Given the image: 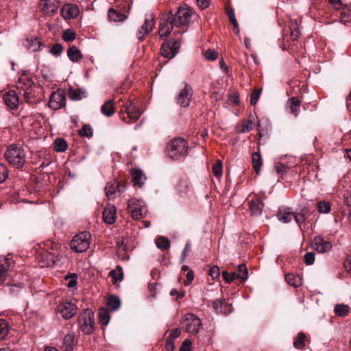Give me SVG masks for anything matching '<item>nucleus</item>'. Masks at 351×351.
I'll return each mask as SVG.
<instances>
[{
  "label": "nucleus",
  "mask_w": 351,
  "mask_h": 351,
  "mask_svg": "<svg viewBox=\"0 0 351 351\" xmlns=\"http://www.w3.org/2000/svg\"><path fill=\"white\" fill-rule=\"evenodd\" d=\"M128 209L134 219L143 217L147 213L145 203L140 199H131L128 201Z\"/></svg>",
  "instance_id": "nucleus-6"
},
{
  "label": "nucleus",
  "mask_w": 351,
  "mask_h": 351,
  "mask_svg": "<svg viewBox=\"0 0 351 351\" xmlns=\"http://www.w3.org/2000/svg\"><path fill=\"white\" fill-rule=\"evenodd\" d=\"M108 15L109 20L113 22L123 21L127 17L125 14L113 8L109 9Z\"/></svg>",
  "instance_id": "nucleus-25"
},
{
  "label": "nucleus",
  "mask_w": 351,
  "mask_h": 351,
  "mask_svg": "<svg viewBox=\"0 0 351 351\" xmlns=\"http://www.w3.org/2000/svg\"><path fill=\"white\" fill-rule=\"evenodd\" d=\"M54 149L56 152H64L67 148V143L63 138H56L54 141Z\"/></svg>",
  "instance_id": "nucleus-44"
},
{
  "label": "nucleus",
  "mask_w": 351,
  "mask_h": 351,
  "mask_svg": "<svg viewBox=\"0 0 351 351\" xmlns=\"http://www.w3.org/2000/svg\"><path fill=\"white\" fill-rule=\"evenodd\" d=\"M239 280L244 282L247 280L248 276L247 269L245 265L241 264L238 266L237 271Z\"/></svg>",
  "instance_id": "nucleus-45"
},
{
  "label": "nucleus",
  "mask_w": 351,
  "mask_h": 351,
  "mask_svg": "<svg viewBox=\"0 0 351 351\" xmlns=\"http://www.w3.org/2000/svg\"><path fill=\"white\" fill-rule=\"evenodd\" d=\"M26 47L32 51L36 52L40 50L42 43L37 38H27L26 40Z\"/></svg>",
  "instance_id": "nucleus-28"
},
{
  "label": "nucleus",
  "mask_w": 351,
  "mask_h": 351,
  "mask_svg": "<svg viewBox=\"0 0 351 351\" xmlns=\"http://www.w3.org/2000/svg\"><path fill=\"white\" fill-rule=\"evenodd\" d=\"M125 186L124 184L117 181L108 182L105 187L106 195L109 199H114L120 195L125 190Z\"/></svg>",
  "instance_id": "nucleus-13"
},
{
  "label": "nucleus",
  "mask_w": 351,
  "mask_h": 351,
  "mask_svg": "<svg viewBox=\"0 0 351 351\" xmlns=\"http://www.w3.org/2000/svg\"><path fill=\"white\" fill-rule=\"evenodd\" d=\"M191 341L189 339H185L181 346L180 347L179 351H191Z\"/></svg>",
  "instance_id": "nucleus-60"
},
{
  "label": "nucleus",
  "mask_w": 351,
  "mask_h": 351,
  "mask_svg": "<svg viewBox=\"0 0 351 351\" xmlns=\"http://www.w3.org/2000/svg\"><path fill=\"white\" fill-rule=\"evenodd\" d=\"M213 307L218 314L226 315L231 312V306L222 299L215 300L213 302Z\"/></svg>",
  "instance_id": "nucleus-20"
},
{
  "label": "nucleus",
  "mask_w": 351,
  "mask_h": 351,
  "mask_svg": "<svg viewBox=\"0 0 351 351\" xmlns=\"http://www.w3.org/2000/svg\"><path fill=\"white\" fill-rule=\"evenodd\" d=\"M194 279V274L192 271H189L186 274V281L184 282L186 286L189 285Z\"/></svg>",
  "instance_id": "nucleus-63"
},
{
  "label": "nucleus",
  "mask_w": 351,
  "mask_h": 351,
  "mask_svg": "<svg viewBox=\"0 0 351 351\" xmlns=\"http://www.w3.org/2000/svg\"><path fill=\"white\" fill-rule=\"evenodd\" d=\"M184 323L186 332L191 335H196L202 327L200 319L193 313H188L185 315Z\"/></svg>",
  "instance_id": "nucleus-9"
},
{
  "label": "nucleus",
  "mask_w": 351,
  "mask_h": 351,
  "mask_svg": "<svg viewBox=\"0 0 351 351\" xmlns=\"http://www.w3.org/2000/svg\"><path fill=\"white\" fill-rule=\"evenodd\" d=\"M312 246L319 253H326L332 249V243L321 236H317L313 239Z\"/></svg>",
  "instance_id": "nucleus-16"
},
{
  "label": "nucleus",
  "mask_w": 351,
  "mask_h": 351,
  "mask_svg": "<svg viewBox=\"0 0 351 351\" xmlns=\"http://www.w3.org/2000/svg\"><path fill=\"white\" fill-rule=\"evenodd\" d=\"M248 204L252 215L259 216L261 215L264 204L261 199L258 198L252 199Z\"/></svg>",
  "instance_id": "nucleus-21"
},
{
  "label": "nucleus",
  "mask_w": 351,
  "mask_h": 351,
  "mask_svg": "<svg viewBox=\"0 0 351 351\" xmlns=\"http://www.w3.org/2000/svg\"><path fill=\"white\" fill-rule=\"evenodd\" d=\"M193 95L192 87L189 84L184 83L183 87L176 98L177 104L182 108L188 107L190 105Z\"/></svg>",
  "instance_id": "nucleus-8"
},
{
  "label": "nucleus",
  "mask_w": 351,
  "mask_h": 351,
  "mask_svg": "<svg viewBox=\"0 0 351 351\" xmlns=\"http://www.w3.org/2000/svg\"><path fill=\"white\" fill-rule=\"evenodd\" d=\"M315 254L313 252H307L304 255V262L307 265H311L314 263Z\"/></svg>",
  "instance_id": "nucleus-58"
},
{
  "label": "nucleus",
  "mask_w": 351,
  "mask_h": 351,
  "mask_svg": "<svg viewBox=\"0 0 351 351\" xmlns=\"http://www.w3.org/2000/svg\"><path fill=\"white\" fill-rule=\"evenodd\" d=\"M79 8L74 4L64 5L61 9L62 16L66 19L75 18L79 14Z\"/></svg>",
  "instance_id": "nucleus-19"
},
{
  "label": "nucleus",
  "mask_w": 351,
  "mask_h": 351,
  "mask_svg": "<svg viewBox=\"0 0 351 351\" xmlns=\"http://www.w3.org/2000/svg\"><path fill=\"white\" fill-rule=\"evenodd\" d=\"M9 330L8 323L4 319H0V340L3 339Z\"/></svg>",
  "instance_id": "nucleus-46"
},
{
  "label": "nucleus",
  "mask_w": 351,
  "mask_h": 351,
  "mask_svg": "<svg viewBox=\"0 0 351 351\" xmlns=\"http://www.w3.org/2000/svg\"><path fill=\"white\" fill-rule=\"evenodd\" d=\"M33 82L31 79L26 75H23L19 77L16 82V86L17 89L20 90V93L23 92L27 88H30L33 86Z\"/></svg>",
  "instance_id": "nucleus-24"
},
{
  "label": "nucleus",
  "mask_w": 351,
  "mask_h": 351,
  "mask_svg": "<svg viewBox=\"0 0 351 351\" xmlns=\"http://www.w3.org/2000/svg\"><path fill=\"white\" fill-rule=\"evenodd\" d=\"M82 90L70 88L68 90L69 97L72 100H80L82 99Z\"/></svg>",
  "instance_id": "nucleus-48"
},
{
  "label": "nucleus",
  "mask_w": 351,
  "mask_h": 351,
  "mask_svg": "<svg viewBox=\"0 0 351 351\" xmlns=\"http://www.w3.org/2000/svg\"><path fill=\"white\" fill-rule=\"evenodd\" d=\"M205 58L208 60H215L218 57V53L214 49H208L204 52Z\"/></svg>",
  "instance_id": "nucleus-55"
},
{
  "label": "nucleus",
  "mask_w": 351,
  "mask_h": 351,
  "mask_svg": "<svg viewBox=\"0 0 351 351\" xmlns=\"http://www.w3.org/2000/svg\"><path fill=\"white\" fill-rule=\"evenodd\" d=\"M305 210L306 208H302L300 213H294L293 214V219L300 229H302V224L306 221L307 218L304 213Z\"/></svg>",
  "instance_id": "nucleus-41"
},
{
  "label": "nucleus",
  "mask_w": 351,
  "mask_h": 351,
  "mask_svg": "<svg viewBox=\"0 0 351 351\" xmlns=\"http://www.w3.org/2000/svg\"><path fill=\"white\" fill-rule=\"evenodd\" d=\"M317 209L319 213H328L330 210V206L329 203L325 201H321L317 204Z\"/></svg>",
  "instance_id": "nucleus-51"
},
{
  "label": "nucleus",
  "mask_w": 351,
  "mask_h": 351,
  "mask_svg": "<svg viewBox=\"0 0 351 351\" xmlns=\"http://www.w3.org/2000/svg\"><path fill=\"white\" fill-rule=\"evenodd\" d=\"M66 104V97L64 93L58 90L53 92L49 98L48 106L52 110H56L62 108Z\"/></svg>",
  "instance_id": "nucleus-12"
},
{
  "label": "nucleus",
  "mask_w": 351,
  "mask_h": 351,
  "mask_svg": "<svg viewBox=\"0 0 351 351\" xmlns=\"http://www.w3.org/2000/svg\"><path fill=\"white\" fill-rule=\"evenodd\" d=\"M289 29L291 39L296 40L301 35L299 24L296 21L291 20Z\"/></svg>",
  "instance_id": "nucleus-29"
},
{
  "label": "nucleus",
  "mask_w": 351,
  "mask_h": 351,
  "mask_svg": "<svg viewBox=\"0 0 351 351\" xmlns=\"http://www.w3.org/2000/svg\"><path fill=\"white\" fill-rule=\"evenodd\" d=\"M306 336L304 332H300L298 334L293 342V346L297 349H302L305 346Z\"/></svg>",
  "instance_id": "nucleus-38"
},
{
  "label": "nucleus",
  "mask_w": 351,
  "mask_h": 351,
  "mask_svg": "<svg viewBox=\"0 0 351 351\" xmlns=\"http://www.w3.org/2000/svg\"><path fill=\"white\" fill-rule=\"evenodd\" d=\"M57 312L65 319L73 317L77 313V306L71 301L64 300L57 306Z\"/></svg>",
  "instance_id": "nucleus-10"
},
{
  "label": "nucleus",
  "mask_w": 351,
  "mask_h": 351,
  "mask_svg": "<svg viewBox=\"0 0 351 351\" xmlns=\"http://www.w3.org/2000/svg\"><path fill=\"white\" fill-rule=\"evenodd\" d=\"M261 90H262L261 88H260V89H255L252 92V93L251 94V98H250V104H251V105L254 106L257 103V101H258V100L259 99Z\"/></svg>",
  "instance_id": "nucleus-54"
},
{
  "label": "nucleus",
  "mask_w": 351,
  "mask_h": 351,
  "mask_svg": "<svg viewBox=\"0 0 351 351\" xmlns=\"http://www.w3.org/2000/svg\"><path fill=\"white\" fill-rule=\"evenodd\" d=\"M59 6L58 0H40V10L46 15H53L56 13Z\"/></svg>",
  "instance_id": "nucleus-14"
},
{
  "label": "nucleus",
  "mask_w": 351,
  "mask_h": 351,
  "mask_svg": "<svg viewBox=\"0 0 351 351\" xmlns=\"http://www.w3.org/2000/svg\"><path fill=\"white\" fill-rule=\"evenodd\" d=\"M8 176V170L7 167L0 163V184L3 183Z\"/></svg>",
  "instance_id": "nucleus-53"
},
{
  "label": "nucleus",
  "mask_w": 351,
  "mask_h": 351,
  "mask_svg": "<svg viewBox=\"0 0 351 351\" xmlns=\"http://www.w3.org/2000/svg\"><path fill=\"white\" fill-rule=\"evenodd\" d=\"M180 43L175 39H170L162 44L160 53L162 56L171 59L173 58L178 51Z\"/></svg>",
  "instance_id": "nucleus-11"
},
{
  "label": "nucleus",
  "mask_w": 351,
  "mask_h": 351,
  "mask_svg": "<svg viewBox=\"0 0 351 351\" xmlns=\"http://www.w3.org/2000/svg\"><path fill=\"white\" fill-rule=\"evenodd\" d=\"M294 213L291 211L290 208H280L277 213V218L279 221L287 223L291 221L293 218Z\"/></svg>",
  "instance_id": "nucleus-22"
},
{
  "label": "nucleus",
  "mask_w": 351,
  "mask_h": 351,
  "mask_svg": "<svg viewBox=\"0 0 351 351\" xmlns=\"http://www.w3.org/2000/svg\"><path fill=\"white\" fill-rule=\"evenodd\" d=\"M79 134L82 136L91 137L93 136V129L90 125L85 124L79 131Z\"/></svg>",
  "instance_id": "nucleus-49"
},
{
  "label": "nucleus",
  "mask_w": 351,
  "mask_h": 351,
  "mask_svg": "<svg viewBox=\"0 0 351 351\" xmlns=\"http://www.w3.org/2000/svg\"><path fill=\"white\" fill-rule=\"evenodd\" d=\"M109 276L112 278L113 283H115L118 280H121L123 278L122 267L119 265L117 266L115 269H113L110 272Z\"/></svg>",
  "instance_id": "nucleus-34"
},
{
  "label": "nucleus",
  "mask_w": 351,
  "mask_h": 351,
  "mask_svg": "<svg viewBox=\"0 0 351 351\" xmlns=\"http://www.w3.org/2000/svg\"><path fill=\"white\" fill-rule=\"evenodd\" d=\"M110 317L107 309L102 308L100 310L99 313V321L102 325L107 326L110 321Z\"/></svg>",
  "instance_id": "nucleus-42"
},
{
  "label": "nucleus",
  "mask_w": 351,
  "mask_h": 351,
  "mask_svg": "<svg viewBox=\"0 0 351 351\" xmlns=\"http://www.w3.org/2000/svg\"><path fill=\"white\" fill-rule=\"evenodd\" d=\"M252 121L251 120H243L237 127V133H245L252 130Z\"/></svg>",
  "instance_id": "nucleus-36"
},
{
  "label": "nucleus",
  "mask_w": 351,
  "mask_h": 351,
  "mask_svg": "<svg viewBox=\"0 0 351 351\" xmlns=\"http://www.w3.org/2000/svg\"><path fill=\"white\" fill-rule=\"evenodd\" d=\"M274 169L276 172L281 176L287 172V167L282 163L276 164L274 167Z\"/></svg>",
  "instance_id": "nucleus-57"
},
{
  "label": "nucleus",
  "mask_w": 351,
  "mask_h": 351,
  "mask_svg": "<svg viewBox=\"0 0 351 351\" xmlns=\"http://www.w3.org/2000/svg\"><path fill=\"white\" fill-rule=\"evenodd\" d=\"M222 162L217 160L213 166V173L216 177H220L222 175Z\"/></svg>",
  "instance_id": "nucleus-50"
},
{
  "label": "nucleus",
  "mask_w": 351,
  "mask_h": 351,
  "mask_svg": "<svg viewBox=\"0 0 351 351\" xmlns=\"http://www.w3.org/2000/svg\"><path fill=\"white\" fill-rule=\"evenodd\" d=\"M188 143L182 138H175L167 145L168 156L174 160H178L184 158L188 153Z\"/></svg>",
  "instance_id": "nucleus-2"
},
{
  "label": "nucleus",
  "mask_w": 351,
  "mask_h": 351,
  "mask_svg": "<svg viewBox=\"0 0 351 351\" xmlns=\"http://www.w3.org/2000/svg\"><path fill=\"white\" fill-rule=\"evenodd\" d=\"M107 305L111 310L117 311L120 307L121 301L117 296L111 295L108 299Z\"/></svg>",
  "instance_id": "nucleus-37"
},
{
  "label": "nucleus",
  "mask_w": 351,
  "mask_h": 351,
  "mask_svg": "<svg viewBox=\"0 0 351 351\" xmlns=\"http://www.w3.org/2000/svg\"><path fill=\"white\" fill-rule=\"evenodd\" d=\"M191 13L189 8L180 7L175 14L169 12L165 17L161 19L159 25L158 34L162 36H167L171 32L173 26L184 27L190 21Z\"/></svg>",
  "instance_id": "nucleus-1"
},
{
  "label": "nucleus",
  "mask_w": 351,
  "mask_h": 351,
  "mask_svg": "<svg viewBox=\"0 0 351 351\" xmlns=\"http://www.w3.org/2000/svg\"><path fill=\"white\" fill-rule=\"evenodd\" d=\"M79 328L84 334L90 335L94 331V313L89 309L84 310L78 317Z\"/></svg>",
  "instance_id": "nucleus-4"
},
{
  "label": "nucleus",
  "mask_w": 351,
  "mask_h": 351,
  "mask_svg": "<svg viewBox=\"0 0 351 351\" xmlns=\"http://www.w3.org/2000/svg\"><path fill=\"white\" fill-rule=\"evenodd\" d=\"M300 106V101L297 97H293L289 99V106L291 110V112L295 115V117L298 116V111Z\"/></svg>",
  "instance_id": "nucleus-35"
},
{
  "label": "nucleus",
  "mask_w": 351,
  "mask_h": 351,
  "mask_svg": "<svg viewBox=\"0 0 351 351\" xmlns=\"http://www.w3.org/2000/svg\"><path fill=\"white\" fill-rule=\"evenodd\" d=\"M226 12L229 18L230 22L234 26L236 33L238 34L239 33V23L237 21L234 9L231 7L226 8Z\"/></svg>",
  "instance_id": "nucleus-33"
},
{
  "label": "nucleus",
  "mask_w": 351,
  "mask_h": 351,
  "mask_svg": "<svg viewBox=\"0 0 351 351\" xmlns=\"http://www.w3.org/2000/svg\"><path fill=\"white\" fill-rule=\"evenodd\" d=\"M4 156L10 165L18 169L22 168L26 160L24 149L18 144L10 145L7 148Z\"/></svg>",
  "instance_id": "nucleus-3"
},
{
  "label": "nucleus",
  "mask_w": 351,
  "mask_h": 351,
  "mask_svg": "<svg viewBox=\"0 0 351 351\" xmlns=\"http://www.w3.org/2000/svg\"><path fill=\"white\" fill-rule=\"evenodd\" d=\"M344 267L351 274V256H348L344 262Z\"/></svg>",
  "instance_id": "nucleus-64"
},
{
  "label": "nucleus",
  "mask_w": 351,
  "mask_h": 351,
  "mask_svg": "<svg viewBox=\"0 0 351 351\" xmlns=\"http://www.w3.org/2000/svg\"><path fill=\"white\" fill-rule=\"evenodd\" d=\"M155 25V21L152 16L146 18L142 26L136 33V37L140 42L144 40L145 36L153 29Z\"/></svg>",
  "instance_id": "nucleus-15"
},
{
  "label": "nucleus",
  "mask_w": 351,
  "mask_h": 351,
  "mask_svg": "<svg viewBox=\"0 0 351 351\" xmlns=\"http://www.w3.org/2000/svg\"><path fill=\"white\" fill-rule=\"evenodd\" d=\"M75 341V335L73 332H69L64 337L62 348L66 351H70L73 349Z\"/></svg>",
  "instance_id": "nucleus-26"
},
{
  "label": "nucleus",
  "mask_w": 351,
  "mask_h": 351,
  "mask_svg": "<svg viewBox=\"0 0 351 351\" xmlns=\"http://www.w3.org/2000/svg\"><path fill=\"white\" fill-rule=\"evenodd\" d=\"M132 180L134 186L142 187L146 178L141 169H134L131 172Z\"/></svg>",
  "instance_id": "nucleus-23"
},
{
  "label": "nucleus",
  "mask_w": 351,
  "mask_h": 351,
  "mask_svg": "<svg viewBox=\"0 0 351 351\" xmlns=\"http://www.w3.org/2000/svg\"><path fill=\"white\" fill-rule=\"evenodd\" d=\"M101 113L106 117H111L114 114V104L113 100L106 101L101 107Z\"/></svg>",
  "instance_id": "nucleus-27"
},
{
  "label": "nucleus",
  "mask_w": 351,
  "mask_h": 351,
  "mask_svg": "<svg viewBox=\"0 0 351 351\" xmlns=\"http://www.w3.org/2000/svg\"><path fill=\"white\" fill-rule=\"evenodd\" d=\"M349 310L350 308L348 306L343 304H339L335 306L334 311L337 315L345 317L348 313Z\"/></svg>",
  "instance_id": "nucleus-39"
},
{
  "label": "nucleus",
  "mask_w": 351,
  "mask_h": 351,
  "mask_svg": "<svg viewBox=\"0 0 351 351\" xmlns=\"http://www.w3.org/2000/svg\"><path fill=\"white\" fill-rule=\"evenodd\" d=\"M117 217V209L114 205L108 204L103 210V219L105 223L112 224Z\"/></svg>",
  "instance_id": "nucleus-18"
},
{
  "label": "nucleus",
  "mask_w": 351,
  "mask_h": 351,
  "mask_svg": "<svg viewBox=\"0 0 351 351\" xmlns=\"http://www.w3.org/2000/svg\"><path fill=\"white\" fill-rule=\"evenodd\" d=\"M328 2L332 5L335 10H339L342 8L343 4L341 0H328Z\"/></svg>",
  "instance_id": "nucleus-62"
},
{
  "label": "nucleus",
  "mask_w": 351,
  "mask_h": 351,
  "mask_svg": "<svg viewBox=\"0 0 351 351\" xmlns=\"http://www.w3.org/2000/svg\"><path fill=\"white\" fill-rule=\"evenodd\" d=\"M175 340L168 337L166 341L165 349L167 351H173L175 349Z\"/></svg>",
  "instance_id": "nucleus-59"
},
{
  "label": "nucleus",
  "mask_w": 351,
  "mask_h": 351,
  "mask_svg": "<svg viewBox=\"0 0 351 351\" xmlns=\"http://www.w3.org/2000/svg\"><path fill=\"white\" fill-rule=\"evenodd\" d=\"M3 101L6 106L12 110L16 109L19 104L18 95L14 90H10L3 95Z\"/></svg>",
  "instance_id": "nucleus-17"
},
{
  "label": "nucleus",
  "mask_w": 351,
  "mask_h": 351,
  "mask_svg": "<svg viewBox=\"0 0 351 351\" xmlns=\"http://www.w3.org/2000/svg\"><path fill=\"white\" fill-rule=\"evenodd\" d=\"M123 112V110H121ZM124 113L120 114L121 119L126 122L136 121L141 116V112L138 108L136 107L132 101H128L124 105Z\"/></svg>",
  "instance_id": "nucleus-7"
},
{
  "label": "nucleus",
  "mask_w": 351,
  "mask_h": 351,
  "mask_svg": "<svg viewBox=\"0 0 351 351\" xmlns=\"http://www.w3.org/2000/svg\"><path fill=\"white\" fill-rule=\"evenodd\" d=\"M75 37V33L71 29H66L63 32L62 38L65 42L73 41Z\"/></svg>",
  "instance_id": "nucleus-52"
},
{
  "label": "nucleus",
  "mask_w": 351,
  "mask_h": 351,
  "mask_svg": "<svg viewBox=\"0 0 351 351\" xmlns=\"http://www.w3.org/2000/svg\"><path fill=\"white\" fill-rule=\"evenodd\" d=\"M35 93L33 90V87L32 86L30 88H27V90L23 92V97L27 103L32 104L36 102V99L34 98Z\"/></svg>",
  "instance_id": "nucleus-43"
},
{
  "label": "nucleus",
  "mask_w": 351,
  "mask_h": 351,
  "mask_svg": "<svg viewBox=\"0 0 351 351\" xmlns=\"http://www.w3.org/2000/svg\"><path fill=\"white\" fill-rule=\"evenodd\" d=\"M156 246L162 250H167L170 247V241L168 238L160 237L156 241Z\"/></svg>",
  "instance_id": "nucleus-40"
},
{
  "label": "nucleus",
  "mask_w": 351,
  "mask_h": 351,
  "mask_svg": "<svg viewBox=\"0 0 351 351\" xmlns=\"http://www.w3.org/2000/svg\"><path fill=\"white\" fill-rule=\"evenodd\" d=\"M189 189V183L186 180H180L176 186L177 192L180 194H184Z\"/></svg>",
  "instance_id": "nucleus-47"
},
{
  "label": "nucleus",
  "mask_w": 351,
  "mask_h": 351,
  "mask_svg": "<svg viewBox=\"0 0 351 351\" xmlns=\"http://www.w3.org/2000/svg\"><path fill=\"white\" fill-rule=\"evenodd\" d=\"M285 280L289 285L293 287H298L302 285V280L299 276L293 274H288L285 275Z\"/></svg>",
  "instance_id": "nucleus-32"
},
{
  "label": "nucleus",
  "mask_w": 351,
  "mask_h": 351,
  "mask_svg": "<svg viewBox=\"0 0 351 351\" xmlns=\"http://www.w3.org/2000/svg\"><path fill=\"white\" fill-rule=\"evenodd\" d=\"M219 267L218 266H213L209 271V275L213 278H217L219 276Z\"/></svg>",
  "instance_id": "nucleus-61"
},
{
  "label": "nucleus",
  "mask_w": 351,
  "mask_h": 351,
  "mask_svg": "<svg viewBox=\"0 0 351 351\" xmlns=\"http://www.w3.org/2000/svg\"><path fill=\"white\" fill-rule=\"evenodd\" d=\"M67 55L69 59L73 62H78L82 57L80 51L75 46H72L69 48Z\"/></svg>",
  "instance_id": "nucleus-30"
},
{
  "label": "nucleus",
  "mask_w": 351,
  "mask_h": 351,
  "mask_svg": "<svg viewBox=\"0 0 351 351\" xmlns=\"http://www.w3.org/2000/svg\"><path fill=\"white\" fill-rule=\"evenodd\" d=\"M62 51H63V47L59 43H56V44L53 45L50 49L51 53H52L53 55L56 56H60L62 53Z\"/></svg>",
  "instance_id": "nucleus-56"
},
{
  "label": "nucleus",
  "mask_w": 351,
  "mask_h": 351,
  "mask_svg": "<svg viewBox=\"0 0 351 351\" xmlns=\"http://www.w3.org/2000/svg\"><path fill=\"white\" fill-rule=\"evenodd\" d=\"M252 165L256 174H258L263 165V160L258 152H254L252 156Z\"/></svg>",
  "instance_id": "nucleus-31"
},
{
  "label": "nucleus",
  "mask_w": 351,
  "mask_h": 351,
  "mask_svg": "<svg viewBox=\"0 0 351 351\" xmlns=\"http://www.w3.org/2000/svg\"><path fill=\"white\" fill-rule=\"evenodd\" d=\"M90 234L88 232H82L75 235L71 242V247L77 253L85 252L90 245Z\"/></svg>",
  "instance_id": "nucleus-5"
}]
</instances>
